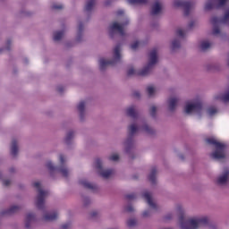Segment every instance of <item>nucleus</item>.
Instances as JSON below:
<instances>
[{
    "instance_id": "864d4df0",
    "label": "nucleus",
    "mask_w": 229,
    "mask_h": 229,
    "mask_svg": "<svg viewBox=\"0 0 229 229\" xmlns=\"http://www.w3.org/2000/svg\"><path fill=\"white\" fill-rule=\"evenodd\" d=\"M133 98H140V93H139V91H135L133 93Z\"/></svg>"
},
{
    "instance_id": "412c9836",
    "label": "nucleus",
    "mask_w": 229,
    "mask_h": 229,
    "mask_svg": "<svg viewBox=\"0 0 229 229\" xmlns=\"http://www.w3.org/2000/svg\"><path fill=\"white\" fill-rule=\"evenodd\" d=\"M58 218V213L53 212V213H47L44 216L45 221H55Z\"/></svg>"
},
{
    "instance_id": "49530a36",
    "label": "nucleus",
    "mask_w": 229,
    "mask_h": 229,
    "mask_svg": "<svg viewBox=\"0 0 229 229\" xmlns=\"http://www.w3.org/2000/svg\"><path fill=\"white\" fill-rule=\"evenodd\" d=\"M126 212H133V206L129 205L125 208Z\"/></svg>"
},
{
    "instance_id": "7c9ffc66",
    "label": "nucleus",
    "mask_w": 229,
    "mask_h": 229,
    "mask_svg": "<svg viewBox=\"0 0 229 229\" xmlns=\"http://www.w3.org/2000/svg\"><path fill=\"white\" fill-rule=\"evenodd\" d=\"M222 24H227L229 22V11H227L223 19L219 20Z\"/></svg>"
},
{
    "instance_id": "09e8293b",
    "label": "nucleus",
    "mask_w": 229,
    "mask_h": 229,
    "mask_svg": "<svg viewBox=\"0 0 229 229\" xmlns=\"http://www.w3.org/2000/svg\"><path fill=\"white\" fill-rule=\"evenodd\" d=\"M10 183H12V182L10 180H4L3 182V185H4V187H8V185H10Z\"/></svg>"
},
{
    "instance_id": "ddd939ff",
    "label": "nucleus",
    "mask_w": 229,
    "mask_h": 229,
    "mask_svg": "<svg viewBox=\"0 0 229 229\" xmlns=\"http://www.w3.org/2000/svg\"><path fill=\"white\" fill-rule=\"evenodd\" d=\"M20 208L18 206H12L9 209L2 211L1 214L2 216H12V214L19 212Z\"/></svg>"
},
{
    "instance_id": "37998d69",
    "label": "nucleus",
    "mask_w": 229,
    "mask_h": 229,
    "mask_svg": "<svg viewBox=\"0 0 229 229\" xmlns=\"http://www.w3.org/2000/svg\"><path fill=\"white\" fill-rule=\"evenodd\" d=\"M62 8H64V5H62V4H55L52 5V10H62Z\"/></svg>"
},
{
    "instance_id": "f257e3e1",
    "label": "nucleus",
    "mask_w": 229,
    "mask_h": 229,
    "mask_svg": "<svg viewBox=\"0 0 229 229\" xmlns=\"http://www.w3.org/2000/svg\"><path fill=\"white\" fill-rule=\"evenodd\" d=\"M157 54V48L152 49L148 55V65L138 72H135L133 68H130L127 72V76H133L135 74L137 76H148V74H149V72H151V71L153 70V65H155L157 62H158V57Z\"/></svg>"
},
{
    "instance_id": "e433bc0d",
    "label": "nucleus",
    "mask_w": 229,
    "mask_h": 229,
    "mask_svg": "<svg viewBox=\"0 0 229 229\" xmlns=\"http://www.w3.org/2000/svg\"><path fill=\"white\" fill-rule=\"evenodd\" d=\"M135 225H137V220L136 219H130L127 221V226H129V228H131L132 226H135Z\"/></svg>"
},
{
    "instance_id": "f704fd0d",
    "label": "nucleus",
    "mask_w": 229,
    "mask_h": 229,
    "mask_svg": "<svg viewBox=\"0 0 229 229\" xmlns=\"http://www.w3.org/2000/svg\"><path fill=\"white\" fill-rule=\"evenodd\" d=\"M208 115L212 116L216 114H217V109L214 106H211L208 109Z\"/></svg>"
},
{
    "instance_id": "4d7b16f0",
    "label": "nucleus",
    "mask_w": 229,
    "mask_h": 229,
    "mask_svg": "<svg viewBox=\"0 0 229 229\" xmlns=\"http://www.w3.org/2000/svg\"><path fill=\"white\" fill-rule=\"evenodd\" d=\"M57 92H64V87L59 86V87L57 88Z\"/></svg>"
},
{
    "instance_id": "0e129e2a",
    "label": "nucleus",
    "mask_w": 229,
    "mask_h": 229,
    "mask_svg": "<svg viewBox=\"0 0 229 229\" xmlns=\"http://www.w3.org/2000/svg\"><path fill=\"white\" fill-rule=\"evenodd\" d=\"M86 201H89V199H86Z\"/></svg>"
},
{
    "instance_id": "6e6552de",
    "label": "nucleus",
    "mask_w": 229,
    "mask_h": 229,
    "mask_svg": "<svg viewBox=\"0 0 229 229\" xmlns=\"http://www.w3.org/2000/svg\"><path fill=\"white\" fill-rule=\"evenodd\" d=\"M95 165L96 168L98 169L100 176L102 178H110L112 174H114V170L113 169H108V170H103V163L101 162V159L97 158L95 161Z\"/></svg>"
},
{
    "instance_id": "5fc2aeb1",
    "label": "nucleus",
    "mask_w": 229,
    "mask_h": 229,
    "mask_svg": "<svg viewBox=\"0 0 229 229\" xmlns=\"http://www.w3.org/2000/svg\"><path fill=\"white\" fill-rule=\"evenodd\" d=\"M116 15H124V11L123 10L117 11Z\"/></svg>"
},
{
    "instance_id": "2f4dec72",
    "label": "nucleus",
    "mask_w": 229,
    "mask_h": 229,
    "mask_svg": "<svg viewBox=\"0 0 229 229\" xmlns=\"http://www.w3.org/2000/svg\"><path fill=\"white\" fill-rule=\"evenodd\" d=\"M208 47H210V43L208 41H202L200 43V49L202 51H206V49H208Z\"/></svg>"
},
{
    "instance_id": "423d86ee",
    "label": "nucleus",
    "mask_w": 229,
    "mask_h": 229,
    "mask_svg": "<svg viewBox=\"0 0 229 229\" xmlns=\"http://www.w3.org/2000/svg\"><path fill=\"white\" fill-rule=\"evenodd\" d=\"M174 6L175 8H183L184 15L187 17V15L191 13V9L192 8V6H194V4H192V2L185 0H175L174 2Z\"/></svg>"
},
{
    "instance_id": "7ed1b4c3",
    "label": "nucleus",
    "mask_w": 229,
    "mask_h": 229,
    "mask_svg": "<svg viewBox=\"0 0 229 229\" xmlns=\"http://www.w3.org/2000/svg\"><path fill=\"white\" fill-rule=\"evenodd\" d=\"M206 141L208 144H211L216 147V151L211 154V158H214L215 160H221V158H225V149L226 148V145L225 143L216 141L214 138H208Z\"/></svg>"
},
{
    "instance_id": "72a5a7b5",
    "label": "nucleus",
    "mask_w": 229,
    "mask_h": 229,
    "mask_svg": "<svg viewBox=\"0 0 229 229\" xmlns=\"http://www.w3.org/2000/svg\"><path fill=\"white\" fill-rule=\"evenodd\" d=\"M47 167L48 171H50V173H53V171H56V167H55V165H53V163L51 161H48L47 163Z\"/></svg>"
},
{
    "instance_id": "20e7f679",
    "label": "nucleus",
    "mask_w": 229,
    "mask_h": 229,
    "mask_svg": "<svg viewBox=\"0 0 229 229\" xmlns=\"http://www.w3.org/2000/svg\"><path fill=\"white\" fill-rule=\"evenodd\" d=\"M114 60L108 61L105 58L99 60L100 71H105L108 65H115L121 60V45H116L114 49Z\"/></svg>"
},
{
    "instance_id": "2eb2a0df",
    "label": "nucleus",
    "mask_w": 229,
    "mask_h": 229,
    "mask_svg": "<svg viewBox=\"0 0 229 229\" xmlns=\"http://www.w3.org/2000/svg\"><path fill=\"white\" fill-rule=\"evenodd\" d=\"M176 105H178V98H171L168 100V108L170 112H174L176 109Z\"/></svg>"
},
{
    "instance_id": "79ce46f5",
    "label": "nucleus",
    "mask_w": 229,
    "mask_h": 229,
    "mask_svg": "<svg viewBox=\"0 0 229 229\" xmlns=\"http://www.w3.org/2000/svg\"><path fill=\"white\" fill-rule=\"evenodd\" d=\"M135 198H137V195H135V193L128 194L125 196V199L129 201H131V199H135Z\"/></svg>"
},
{
    "instance_id": "1a4fd4ad",
    "label": "nucleus",
    "mask_w": 229,
    "mask_h": 229,
    "mask_svg": "<svg viewBox=\"0 0 229 229\" xmlns=\"http://www.w3.org/2000/svg\"><path fill=\"white\" fill-rule=\"evenodd\" d=\"M201 110H203V103H201V100H198L193 104H187L185 106L186 114H192V112H197V114H199Z\"/></svg>"
},
{
    "instance_id": "e2e57ef3",
    "label": "nucleus",
    "mask_w": 229,
    "mask_h": 229,
    "mask_svg": "<svg viewBox=\"0 0 229 229\" xmlns=\"http://www.w3.org/2000/svg\"><path fill=\"white\" fill-rule=\"evenodd\" d=\"M130 142V140H127V144Z\"/></svg>"
},
{
    "instance_id": "473e14b6",
    "label": "nucleus",
    "mask_w": 229,
    "mask_h": 229,
    "mask_svg": "<svg viewBox=\"0 0 229 229\" xmlns=\"http://www.w3.org/2000/svg\"><path fill=\"white\" fill-rule=\"evenodd\" d=\"M179 47H180V41L178 39H174L172 42V49H173V51H174L175 49H179Z\"/></svg>"
},
{
    "instance_id": "f8f14e48",
    "label": "nucleus",
    "mask_w": 229,
    "mask_h": 229,
    "mask_svg": "<svg viewBox=\"0 0 229 229\" xmlns=\"http://www.w3.org/2000/svg\"><path fill=\"white\" fill-rule=\"evenodd\" d=\"M228 176H229V169H225L223 175L218 177L217 179L218 185H225V183L228 182Z\"/></svg>"
},
{
    "instance_id": "ea45409f",
    "label": "nucleus",
    "mask_w": 229,
    "mask_h": 229,
    "mask_svg": "<svg viewBox=\"0 0 229 229\" xmlns=\"http://www.w3.org/2000/svg\"><path fill=\"white\" fill-rule=\"evenodd\" d=\"M150 115H151L152 117H156V115H157V106H152L150 107Z\"/></svg>"
},
{
    "instance_id": "58836bf2",
    "label": "nucleus",
    "mask_w": 229,
    "mask_h": 229,
    "mask_svg": "<svg viewBox=\"0 0 229 229\" xmlns=\"http://www.w3.org/2000/svg\"><path fill=\"white\" fill-rule=\"evenodd\" d=\"M142 128L146 133H153V129H151L148 124H144Z\"/></svg>"
},
{
    "instance_id": "bf43d9fd",
    "label": "nucleus",
    "mask_w": 229,
    "mask_h": 229,
    "mask_svg": "<svg viewBox=\"0 0 229 229\" xmlns=\"http://www.w3.org/2000/svg\"><path fill=\"white\" fill-rule=\"evenodd\" d=\"M173 217V215H167L166 216H165V219L167 220V219H171Z\"/></svg>"
},
{
    "instance_id": "aec40b11",
    "label": "nucleus",
    "mask_w": 229,
    "mask_h": 229,
    "mask_svg": "<svg viewBox=\"0 0 229 229\" xmlns=\"http://www.w3.org/2000/svg\"><path fill=\"white\" fill-rule=\"evenodd\" d=\"M148 180L151 183H157V167H152L148 175Z\"/></svg>"
},
{
    "instance_id": "4c0bfd02",
    "label": "nucleus",
    "mask_w": 229,
    "mask_h": 229,
    "mask_svg": "<svg viewBox=\"0 0 229 229\" xmlns=\"http://www.w3.org/2000/svg\"><path fill=\"white\" fill-rule=\"evenodd\" d=\"M147 92L149 97L153 96V94H155V88L153 86H148L147 88Z\"/></svg>"
},
{
    "instance_id": "f03ea898",
    "label": "nucleus",
    "mask_w": 229,
    "mask_h": 229,
    "mask_svg": "<svg viewBox=\"0 0 229 229\" xmlns=\"http://www.w3.org/2000/svg\"><path fill=\"white\" fill-rule=\"evenodd\" d=\"M180 225L182 229H197L199 226H207L208 225V217L185 219L182 215L180 216Z\"/></svg>"
},
{
    "instance_id": "4468645a",
    "label": "nucleus",
    "mask_w": 229,
    "mask_h": 229,
    "mask_svg": "<svg viewBox=\"0 0 229 229\" xmlns=\"http://www.w3.org/2000/svg\"><path fill=\"white\" fill-rule=\"evenodd\" d=\"M79 183L82 185V187H84L85 189H90L91 191H95V189H98V186H96V184H92L87 182V180L85 179L79 181Z\"/></svg>"
},
{
    "instance_id": "3c124183",
    "label": "nucleus",
    "mask_w": 229,
    "mask_h": 229,
    "mask_svg": "<svg viewBox=\"0 0 229 229\" xmlns=\"http://www.w3.org/2000/svg\"><path fill=\"white\" fill-rule=\"evenodd\" d=\"M70 227H71V224L70 223L64 224L62 225V229H69Z\"/></svg>"
},
{
    "instance_id": "a18cd8bd",
    "label": "nucleus",
    "mask_w": 229,
    "mask_h": 229,
    "mask_svg": "<svg viewBox=\"0 0 229 229\" xmlns=\"http://www.w3.org/2000/svg\"><path fill=\"white\" fill-rule=\"evenodd\" d=\"M176 35H178V37H185V33L183 32V30L182 29L177 30Z\"/></svg>"
},
{
    "instance_id": "39448f33",
    "label": "nucleus",
    "mask_w": 229,
    "mask_h": 229,
    "mask_svg": "<svg viewBox=\"0 0 229 229\" xmlns=\"http://www.w3.org/2000/svg\"><path fill=\"white\" fill-rule=\"evenodd\" d=\"M33 187L38 191V196L36 198V207L39 210L44 208V203L46 201V197L49 194V191L42 190L40 182H36L33 183Z\"/></svg>"
},
{
    "instance_id": "8fccbe9b",
    "label": "nucleus",
    "mask_w": 229,
    "mask_h": 229,
    "mask_svg": "<svg viewBox=\"0 0 229 229\" xmlns=\"http://www.w3.org/2000/svg\"><path fill=\"white\" fill-rule=\"evenodd\" d=\"M218 1H219L218 6H225V4H226L227 0H218Z\"/></svg>"
},
{
    "instance_id": "69168bd1",
    "label": "nucleus",
    "mask_w": 229,
    "mask_h": 229,
    "mask_svg": "<svg viewBox=\"0 0 229 229\" xmlns=\"http://www.w3.org/2000/svg\"><path fill=\"white\" fill-rule=\"evenodd\" d=\"M0 178H1V174H0Z\"/></svg>"
},
{
    "instance_id": "c756f323",
    "label": "nucleus",
    "mask_w": 229,
    "mask_h": 229,
    "mask_svg": "<svg viewBox=\"0 0 229 229\" xmlns=\"http://www.w3.org/2000/svg\"><path fill=\"white\" fill-rule=\"evenodd\" d=\"M216 99H220L223 103H228L229 101V91L223 95L222 97H216Z\"/></svg>"
},
{
    "instance_id": "680f3d73",
    "label": "nucleus",
    "mask_w": 229,
    "mask_h": 229,
    "mask_svg": "<svg viewBox=\"0 0 229 229\" xmlns=\"http://www.w3.org/2000/svg\"><path fill=\"white\" fill-rule=\"evenodd\" d=\"M10 42H11V41H10V40H8V41H7V44H10Z\"/></svg>"
},
{
    "instance_id": "4be33fe9",
    "label": "nucleus",
    "mask_w": 229,
    "mask_h": 229,
    "mask_svg": "<svg viewBox=\"0 0 229 229\" xmlns=\"http://www.w3.org/2000/svg\"><path fill=\"white\" fill-rule=\"evenodd\" d=\"M94 4H96V0H89L84 8L85 12H92V8H94Z\"/></svg>"
},
{
    "instance_id": "9b49d317",
    "label": "nucleus",
    "mask_w": 229,
    "mask_h": 229,
    "mask_svg": "<svg viewBox=\"0 0 229 229\" xmlns=\"http://www.w3.org/2000/svg\"><path fill=\"white\" fill-rule=\"evenodd\" d=\"M211 24L214 25L213 29V35H219L221 33V30H219V27L217 24H219V18L214 16L211 18Z\"/></svg>"
},
{
    "instance_id": "6e6d98bb",
    "label": "nucleus",
    "mask_w": 229,
    "mask_h": 229,
    "mask_svg": "<svg viewBox=\"0 0 229 229\" xmlns=\"http://www.w3.org/2000/svg\"><path fill=\"white\" fill-rule=\"evenodd\" d=\"M91 217H96V216H98V211H93L90 214Z\"/></svg>"
},
{
    "instance_id": "de8ad7c7",
    "label": "nucleus",
    "mask_w": 229,
    "mask_h": 229,
    "mask_svg": "<svg viewBox=\"0 0 229 229\" xmlns=\"http://www.w3.org/2000/svg\"><path fill=\"white\" fill-rule=\"evenodd\" d=\"M59 160H60L61 164H64L65 163V157L64 155H60L59 156Z\"/></svg>"
},
{
    "instance_id": "c9c22d12",
    "label": "nucleus",
    "mask_w": 229,
    "mask_h": 229,
    "mask_svg": "<svg viewBox=\"0 0 229 229\" xmlns=\"http://www.w3.org/2000/svg\"><path fill=\"white\" fill-rule=\"evenodd\" d=\"M216 8V5L212 2H208L205 5V10H214Z\"/></svg>"
},
{
    "instance_id": "603ef678",
    "label": "nucleus",
    "mask_w": 229,
    "mask_h": 229,
    "mask_svg": "<svg viewBox=\"0 0 229 229\" xmlns=\"http://www.w3.org/2000/svg\"><path fill=\"white\" fill-rule=\"evenodd\" d=\"M142 216H143V217H148V216H149V210L144 211Z\"/></svg>"
},
{
    "instance_id": "c85d7f7f",
    "label": "nucleus",
    "mask_w": 229,
    "mask_h": 229,
    "mask_svg": "<svg viewBox=\"0 0 229 229\" xmlns=\"http://www.w3.org/2000/svg\"><path fill=\"white\" fill-rule=\"evenodd\" d=\"M59 173H61V174H62V176H64V178H67V176H69V170L64 166H61L59 168Z\"/></svg>"
},
{
    "instance_id": "cd10ccee",
    "label": "nucleus",
    "mask_w": 229,
    "mask_h": 229,
    "mask_svg": "<svg viewBox=\"0 0 229 229\" xmlns=\"http://www.w3.org/2000/svg\"><path fill=\"white\" fill-rule=\"evenodd\" d=\"M81 33H83V23L80 22L78 25V37H77L78 42H80L81 38Z\"/></svg>"
},
{
    "instance_id": "6ab92c4d",
    "label": "nucleus",
    "mask_w": 229,
    "mask_h": 229,
    "mask_svg": "<svg viewBox=\"0 0 229 229\" xmlns=\"http://www.w3.org/2000/svg\"><path fill=\"white\" fill-rule=\"evenodd\" d=\"M32 221H35V215H33L32 213L27 214L26 218H25L26 228H30V226H31Z\"/></svg>"
},
{
    "instance_id": "bb28decb",
    "label": "nucleus",
    "mask_w": 229,
    "mask_h": 229,
    "mask_svg": "<svg viewBox=\"0 0 229 229\" xmlns=\"http://www.w3.org/2000/svg\"><path fill=\"white\" fill-rule=\"evenodd\" d=\"M74 138V131H71L67 133L65 137V142L66 144H71V140Z\"/></svg>"
},
{
    "instance_id": "13d9d810",
    "label": "nucleus",
    "mask_w": 229,
    "mask_h": 229,
    "mask_svg": "<svg viewBox=\"0 0 229 229\" xmlns=\"http://www.w3.org/2000/svg\"><path fill=\"white\" fill-rule=\"evenodd\" d=\"M192 26H194V21H191V22L189 24L190 30L192 28Z\"/></svg>"
},
{
    "instance_id": "f3484780",
    "label": "nucleus",
    "mask_w": 229,
    "mask_h": 229,
    "mask_svg": "<svg viewBox=\"0 0 229 229\" xmlns=\"http://www.w3.org/2000/svg\"><path fill=\"white\" fill-rule=\"evenodd\" d=\"M162 12V5L159 2H156L152 6L151 15H158Z\"/></svg>"
},
{
    "instance_id": "052dcab7",
    "label": "nucleus",
    "mask_w": 229,
    "mask_h": 229,
    "mask_svg": "<svg viewBox=\"0 0 229 229\" xmlns=\"http://www.w3.org/2000/svg\"><path fill=\"white\" fill-rule=\"evenodd\" d=\"M10 171H11V173H13V169H11Z\"/></svg>"
},
{
    "instance_id": "a211bd4d",
    "label": "nucleus",
    "mask_w": 229,
    "mask_h": 229,
    "mask_svg": "<svg viewBox=\"0 0 229 229\" xmlns=\"http://www.w3.org/2000/svg\"><path fill=\"white\" fill-rule=\"evenodd\" d=\"M18 153L19 147L17 146V140H13L11 145V155L12 157H15Z\"/></svg>"
},
{
    "instance_id": "5701e85b",
    "label": "nucleus",
    "mask_w": 229,
    "mask_h": 229,
    "mask_svg": "<svg viewBox=\"0 0 229 229\" xmlns=\"http://www.w3.org/2000/svg\"><path fill=\"white\" fill-rule=\"evenodd\" d=\"M137 131H139V127H137V125L131 124V125L129 126V135H130V137H133V135H135V133H137Z\"/></svg>"
},
{
    "instance_id": "b1692460",
    "label": "nucleus",
    "mask_w": 229,
    "mask_h": 229,
    "mask_svg": "<svg viewBox=\"0 0 229 229\" xmlns=\"http://www.w3.org/2000/svg\"><path fill=\"white\" fill-rule=\"evenodd\" d=\"M63 37H64V31H55L54 33L55 42H58V40H62Z\"/></svg>"
},
{
    "instance_id": "dca6fc26",
    "label": "nucleus",
    "mask_w": 229,
    "mask_h": 229,
    "mask_svg": "<svg viewBox=\"0 0 229 229\" xmlns=\"http://www.w3.org/2000/svg\"><path fill=\"white\" fill-rule=\"evenodd\" d=\"M127 115L131 117L132 119H137L139 117V114L135 111V106H131L126 110Z\"/></svg>"
},
{
    "instance_id": "0eeeda50",
    "label": "nucleus",
    "mask_w": 229,
    "mask_h": 229,
    "mask_svg": "<svg viewBox=\"0 0 229 229\" xmlns=\"http://www.w3.org/2000/svg\"><path fill=\"white\" fill-rule=\"evenodd\" d=\"M129 23L128 21H126L124 23L119 24L117 22H113L110 27V32L109 35L111 38H114V31H118V33H120L121 37H124L125 33H124V26H127V24Z\"/></svg>"
},
{
    "instance_id": "393cba45",
    "label": "nucleus",
    "mask_w": 229,
    "mask_h": 229,
    "mask_svg": "<svg viewBox=\"0 0 229 229\" xmlns=\"http://www.w3.org/2000/svg\"><path fill=\"white\" fill-rule=\"evenodd\" d=\"M129 4H147L148 0H128Z\"/></svg>"
},
{
    "instance_id": "c03bdc74",
    "label": "nucleus",
    "mask_w": 229,
    "mask_h": 229,
    "mask_svg": "<svg viewBox=\"0 0 229 229\" xmlns=\"http://www.w3.org/2000/svg\"><path fill=\"white\" fill-rule=\"evenodd\" d=\"M139 46H140L139 41H136V42H134V43H132V44L131 45V49H132L133 51H135V49H137V48L139 47Z\"/></svg>"
},
{
    "instance_id": "a19ab883",
    "label": "nucleus",
    "mask_w": 229,
    "mask_h": 229,
    "mask_svg": "<svg viewBox=\"0 0 229 229\" xmlns=\"http://www.w3.org/2000/svg\"><path fill=\"white\" fill-rule=\"evenodd\" d=\"M109 160H112L113 162H117V160H119V155L113 154L111 157H109Z\"/></svg>"
},
{
    "instance_id": "a878e982",
    "label": "nucleus",
    "mask_w": 229,
    "mask_h": 229,
    "mask_svg": "<svg viewBox=\"0 0 229 229\" xmlns=\"http://www.w3.org/2000/svg\"><path fill=\"white\" fill-rule=\"evenodd\" d=\"M77 108L81 114V117H83V112H85V102H80Z\"/></svg>"
},
{
    "instance_id": "9d476101",
    "label": "nucleus",
    "mask_w": 229,
    "mask_h": 229,
    "mask_svg": "<svg viewBox=\"0 0 229 229\" xmlns=\"http://www.w3.org/2000/svg\"><path fill=\"white\" fill-rule=\"evenodd\" d=\"M143 198H144V199H146L148 205H149V207H151V208H154V209L157 208V204L155 202H153V199L151 198L150 192L145 191L143 193Z\"/></svg>"
}]
</instances>
